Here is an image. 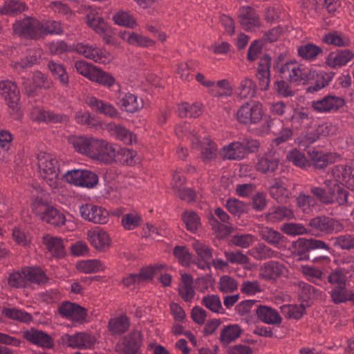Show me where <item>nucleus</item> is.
<instances>
[{"label":"nucleus","mask_w":354,"mask_h":354,"mask_svg":"<svg viewBox=\"0 0 354 354\" xmlns=\"http://www.w3.org/2000/svg\"><path fill=\"white\" fill-rule=\"evenodd\" d=\"M13 31L19 36L34 39L45 34H62L63 28L58 21L42 23L35 18L26 17L13 25Z\"/></svg>","instance_id":"nucleus-1"},{"label":"nucleus","mask_w":354,"mask_h":354,"mask_svg":"<svg viewBox=\"0 0 354 354\" xmlns=\"http://www.w3.org/2000/svg\"><path fill=\"white\" fill-rule=\"evenodd\" d=\"M37 160L41 176L52 189H57L61 185V178L57 158L52 154L40 152Z\"/></svg>","instance_id":"nucleus-2"},{"label":"nucleus","mask_w":354,"mask_h":354,"mask_svg":"<svg viewBox=\"0 0 354 354\" xmlns=\"http://www.w3.org/2000/svg\"><path fill=\"white\" fill-rule=\"evenodd\" d=\"M326 185L328 189V194L322 188H311L310 192L317 202L324 204L337 203L339 205H344L347 202L348 192L342 186L329 179L326 181Z\"/></svg>","instance_id":"nucleus-3"},{"label":"nucleus","mask_w":354,"mask_h":354,"mask_svg":"<svg viewBox=\"0 0 354 354\" xmlns=\"http://www.w3.org/2000/svg\"><path fill=\"white\" fill-rule=\"evenodd\" d=\"M176 132L188 133L189 138L194 147L198 148L201 153V158L204 161H209L214 159L217 156V146L209 138L204 137L203 140H200L195 131L190 130L189 126L185 124L183 127H177Z\"/></svg>","instance_id":"nucleus-4"},{"label":"nucleus","mask_w":354,"mask_h":354,"mask_svg":"<svg viewBox=\"0 0 354 354\" xmlns=\"http://www.w3.org/2000/svg\"><path fill=\"white\" fill-rule=\"evenodd\" d=\"M0 97L6 102L10 114L18 119L21 117L19 102L20 100L19 91L17 84L9 80L0 82Z\"/></svg>","instance_id":"nucleus-5"},{"label":"nucleus","mask_w":354,"mask_h":354,"mask_svg":"<svg viewBox=\"0 0 354 354\" xmlns=\"http://www.w3.org/2000/svg\"><path fill=\"white\" fill-rule=\"evenodd\" d=\"M63 178L72 185L88 189L95 187L99 181L95 172L82 169L69 170L64 174Z\"/></svg>","instance_id":"nucleus-6"},{"label":"nucleus","mask_w":354,"mask_h":354,"mask_svg":"<svg viewBox=\"0 0 354 354\" xmlns=\"http://www.w3.org/2000/svg\"><path fill=\"white\" fill-rule=\"evenodd\" d=\"M86 23L95 33L102 36L107 44H114L112 37L114 35L113 28L104 20L96 9H91L86 15Z\"/></svg>","instance_id":"nucleus-7"},{"label":"nucleus","mask_w":354,"mask_h":354,"mask_svg":"<svg viewBox=\"0 0 354 354\" xmlns=\"http://www.w3.org/2000/svg\"><path fill=\"white\" fill-rule=\"evenodd\" d=\"M258 147L259 142L257 140H243L242 142H234L225 146L221 151V156L225 159L240 160Z\"/></svg>","instance_id":"nucleus-8"},{"label":"nucleus","mask_w":354,"mask_h":354,"mask_svg":"<svg viewBox=\"0 0 354 354\" xmlns=\"http://www.w3.org/2000/svg\"><path fill=\"white\" fill-rule=\"evenodd\" d=\"M263 115V104L258 101H250L239 108L236 118L242 124H251L259 122Z\"/></svg>","instance_id":"nucleus-9"},{"label":"nucleus","mask_w":354,"mask_h":354,"mask_svg":"<svg viewBox=\"0 0 354 354\" xmlns=\"http://www.w3.org/2000/svg\"><path fill=\"white\" fill-rule=\"evenodd\" d=\"M119 149V145L99 139L92 159L106 164L115 162Z\"/></svg>","instance_id":"nucleus-10"},{"label":"nucleus","mask_w":354,"mask_h":354,"mask_svg":"<svg viewBox=\"0 0 354 354\" xmlns=\"http://www.w3.org/2000/svg\"><path fill=\"white\" fill-rule=\"evenodd\" d=\"M75 49L79 54L98 64H106L113 60V56L109 52L92 45L79 43Z\"/></svg>","instance_id":"nucleus-11"},{"label":"nucleus","mask_w":354,"mask_h":354,"mask_svg":"<svg viewBox=\"0 0 354 354\" xmlns=\"http://www.w3.org/2000/svg\"><path fill=\"white\" fill-rule=\"evenodd\" d=\"M86 239L93 248L100 252L106 251L111 245L109 233L100 227L87 230Z\"/></svg>","instance_id":"nucleus-12"},{"label":"nucleus","mask_w":354,"mask_h":354,"mask_svg":"<svg viewBox=\"0 0 354 354\" xmlns=\"http://www.w3.org/2000/svg\"><path fill=\"white\" fill-rule=\"evenodd\" d=\"M81 216L90 222L105 224L109 221V212L103 207L91 203L84 204L80 207Z\"/></svg>","instance_id":"nucleus-13"},{"label":"nucleus","mask_w":354,"mask_h":354,"mask_svg":"<svg viewBox=\"0 0 354 354\" xmlns=\"http://www.w3.org/2000/svg\"><path fill=\"white\" fill-rule=\"evenodd\" d=\"M98 141L99 139L94 137L73 136L68 138L69 143L77 152L84 154L91 158H93Z\"/></svg>","instance_id":"nucleus-14"},{"label":"nucleus","mask_w":354,"mask_h":354,"mask_svg":"<svg viewBox=\"0 0 354 354\" xmlns=\"http://www.w3.org/2000/svg\"><path fill=\"white\" fill-rule=\"evenodd\" d=\"M309 226L313 230L324 234L337 232L343 229V225L339 221L326 216H317L311 219Z\"/></svg>","instance_id":"nucleus-15"},{"label":"nucleus","mask_w":354,"mask_h":354,"mask_svg":"<svg viewBox=\"0 0 354 354\" xmlns=\"http://www.w3.org/2000/svg\"><path fill=\"white\" fill-rule=\"evenodd\" d=\"M334 183L345 185L354 190V169L346 165H337L331 171Z\"/></svg>","instance_id":"nucleus-16"},{"label":"nucleus","mask_w":354,"mask_h":354,"mask_svg":"<svg viewBox=\"0 0 354 354\" xmlns=\"http://www.w3.org/2000/svg\"><path fill=\"white\" fill-rule=\"evenodd\" d=\"M344 105V100L342 97L332 95L312 102V108L318 113L335 111Z\"/></svg>","instance_id":"nucleus-17"},{"label":"nucleus","mask_w":354,"mask_h":354,"mask_svg":"<svg viewBox=\"0 0 354 354\" xmlns=\"http://www.w3.org/2000/svg\"><path fill=\"white\" fill-rule=\"evenodd\" d=\"M241 26L247 31H253L261 26L260 17L256 11L250 6H242L238 14Z\"/></svg>","instance_id":"nucleus-18"},{"label":"nucleus","mask_w":354,"mask_h":354,"mask_svg":"<svg viewBox=\"0 0 354 354\" xmlns=\"http://www.w3.org/2000/svg\"><path fill=\"white\" fill-rule=\"evenodd\" d=\"M192 246L198 257L197 261H195V264L201 270L209 269V262L212 259V248L197 239L193 241Z\"/></svg>","instance_id":"nucleus-19"},{"label":"nucleus","mask_w":354,"mask_h":354,"mask_svg":"<svg viewBox=\"0 0 354 354\" xmlns=\"http://www.w3.org/2000/svg\"><path fill=\"white\" fill-rule=\"evenodd\" d=\"M41 221L57 227L66 225L68 230H73L75 227L74 223L66 218L64 212L51 206L42 216Z\"/></svg>","instance_id":"nucleus-20"},{"label":"nucleus","mask_w":354,"mask_h":354,"mask_svg":"<svg viewBox=\"0 0 354 354\" xmlns=\"http://www.w3.org/2000/svg\"><path fill=\"white\" fill-rule=\"evenodd\" d=\"M116 104L129 113H135L144 106L143 100L131 93H119L116 98Z\"/></svg>","instance_id":"nucleus-21"},{"label":"nucleus","mask_w":354,"mask_h":354,"mask_svg":"<svg viewBox=\"0 0 354 354\" xmlns=\"http://www.w3.org/2000/svg\"><path fill=\"white\" fill-rule=\"evenodd\" d=\"M87 105L94 111L110 118H116L119 113L113 105L108 102L97 99L94 96L88 97L86 100Z\"/></svg>","instance_id":"nucleus-22"},{"label":"nucleus","mask_w":354,"mask_h":354,"mask_svg":"<svg viewBox=\"0 0 354 354\" xmlns=\"http://www.w3.org/2000/svg\"><path fill=\"white\" fill-rule=\"evenodd\" d=\"M333 72H326L324 71H317L313 68L308 70V79L315 80V84L310 86L308 90L310 92L318 91L328 85L329 82L333 78Z\"/></svg>","instance_id":"nucleus-23"},{"label":"nucleus","mask_w":354,"mask_h":354,"mask_svg":"<svg viewBox=\"0 0 354 354\" xmlns=\"http://www.w3.org/2000/svg\"><path fill=\"white\" fill-rule=\"evenodd\" d=\"M288 269L277 261H270L265 263L260 268V275L266 280L274 279L286 276Z\"/></svg>","instance_id":"nucleus-24"},{"label":"nucleus","mask_w":354,"mask_h":354,"mask_svg":"<svg viewBox=\"0 0 354 354\" xmlns=\"http://www.w3.org/2000/svg\"><path fill=\"white\" fill-rule=\"evenodd\" d=\"M23 337L33 344L42 348H50L53 346V339L43 331L30 329L23 333Z\"/></svg>","instance_id":"nucleus-25"},{"label":"nucleus","mask_w":354,"mask_h":354,"mask_svg":"<svg viewBox=\"0 0 354 354\" xmlns=\"http://www.w3.org/2000/svg\"><path fill=\"white\" fill-rule=\"evenodd\" d=\"M354 57L350 50H339L330 53L326 58V64L332 68H340L349 62Z\"/></svg>","instance_id":"nucleus-26"},{"label":"nucleus","mask_w":354,"mask_h":354,"mask_svg":"<svg viewBox=\"0 0 354 354\" xmlns=\"http://www.w3.org/2000/svg\"><path fill=\"white\" fill-rule=\"evenodd\" d=\"M58 311L62 317L71 320L81 321L86 317L85 309L74 303L61 304L59 306Z\"/></svg>","instance_id":"nucleus-27"},{"label":"nucleus","mask_w":354,"mask_h":354,"mask_svg":"<svg viewBox=\"0 0 354 354\" xmlns=\"http://www.w3.org/2000/svg\"><path fill=\"white\" fill-rule=\"evenodd\" d=\"M105 129L112 136L122 141L124 144L132 145L136 142V136L120 124L111 122L106 125Z\"/></svg>","instance_id":"nucleus-28"},{"label":"nucleus","mask_w":354,"mask_h":354,"mask_svg":"<svg viewBox=\"0 0 354 354\" xmlns=\"http://www.w3.org/2000/svg\"><path fill=\"white\" fill-rule=\"evenodd\" d=\"M141 342L140 334L134 332L122 340L118 344V348L124 354H138Z\"/></svg>","instance_id":"nucleus-29"},{"label":"nucleus","mask_w":354,"mask_h":354,"mask_svg":"<svg viewBox=\"0 0 354 354\" xmlns=\"http://www.w3.org/2000/svg\"><path fill=\"white\" fill-rule=\"evenodd\" d=\"M308 153L310 157V162L316 167L322 168L337 161L339 156L336 153H324L315 149H309Z\"/></svg>","instance_id":"nucleus-30"},{"label":"nucleus","mask_w":354,"mask_h":354,"mask_svg":"<svg viewBox=\"0 0 354 354\" xmlns=\"http://www.w3.org/2000/svg\"><path fill=\"white\" fill-rule=\"evenodd\" d=\"M43 243L46 250L55 257H62L65 254L64 241L58 236L46 234L42 238Z\"/></svg>","instance_id":"nucleus-31"},{"label":"nucleus","mask_w":354,"mask_h":354,"mask_svg":"<svg viewBox=\"0 0 354 354\" xmlns=\"http://www.w3.org/2000/svg\"><path fill=\"white\" fill-rule=\"evenodd\" d=\"M257 315L260 321L272 325H279L282 318L278 311L268 306H259L257 309Z\"/></svg>","instance_id":"nucleus-32"},{"label":"nucleus","mask_w":354,"mask_h":354,"mask_svg":"<svg viewBox=\"0 0 354 354\" xmlns=\"http://www.w3.org/2000/svg\"><path fill=\"white\" fill-rule=\"evenodd\" d=\"M120 37L131 46L139 47H150L153 46L154 41L147 37L129 31H121L119 33Z\"/></svg>","instance_id":"nucleus-33"},{"label":"nucleus","mask_w":354,"mask_h":354,"mask_svg":"<svg viewBox=\"0 0 354 354\" xmlns=\"http://www.w3.org/2000/svg\"><path fill=\"white\" fill-rule=\"evenodd\" d=\"M281 72L285 75L288 74L291 82L308 80V71L296 62L286 63L281 67Z\"/></svg>","instance_id":"nucleus-34"},{"label":"nucleus","mask_w":354,"mask_h":354,"mask_svg":"<svg viewBox=\"0 0 354 354\" xmlns=\"http://www.w3.org/2000/svg\"><path fill=\"white\" fill-rule=\"evenodd\" d=\"M286 121L291 122V127L294 129L306 128L312 121L308 111L304 109H296L293 114L290 117H285Z\"/></svg>","instance_id":"nucleus-35"},{"label":"nucleus","mask_w":354,"mask_h":354,"mask_svg":"<svg viewBox=\"0 0 354 354\" xmlns=\"http://www.w3.org/2000/svg\"><path fill=\"white\" fill-rule=\"evenodd\" d=\"M271 58L268 55L263 56L259 62L257 76L262 90H267L270 85V68Z\"/></svg>","instance_id":"nucleus-36"},{"label":"nucleus","mask_w":354,"mask_h":354,"mask_svg":"<svg viewBox=\"0 0 354 354\" xmlns=\"http://www.w3.org/2000/svg\"><path fill=\"white\" fill-rule=\"evenodd\" d=\"M68 346L79 348H91L96 342L95 337L87 333H77L68 337Z\"/></svg>","instance_id":"nucleus-37"},{"label":"nucleus","mask_w":354,"mask_h":354,"mask_svg":"<svg viewBox=\"0 0 354 354\" xmlns=\"http://www.w3.org/2000/svg\"><path fill=\"white\" fill-rule=\"evenodd\" d=\"M46 84V76L39 71L33 73L32 80H25L23 82V87L28 95H34L37 88L45 87Z\"/></svg>","instance_id":"nucleus-38"},{"label":"nucleus","mask_w":354,"mask_h":354,"mask_svg":"<svg viewBox=\"0 0 354 354\" xmlns=\"http://www.w3.org/2000/svg\"><path fill=\"white\" fill-rule=\"evenodd\" d=\"M30 117L32 120L38 122H59L64 120L63 116L54 114L53 112L45 111L44 109L37 106L30 111Z\"/></svg>","instance_id":"nucleus-39"},{"label":"nucleus","mask_w":354,"mask_h":354,"mask_svg":"<svg viewBox=\"0 0 354 354\" xmlns=\"http://www.w3.org/2000/svg\"><path fill=\"white\" fill-rule=\"evenodd\" d=\"M242 332V328L238 324L223 326L220 333V341L223 345L227 346L237 339Z\"/></svg>","instance_id":"nucleus-40"},{"label":"nucleus","mask_w":354,"mask_h":354,"mask_svg":"<svg viewBox=\"0 0 354 354\" xmlns=\"http://www.w3.org/2000/svg\"><path fill=\"white\" fill-rule=\"evenodd\" d=\"M278 165V156L274 153H268L259 158L257 169L263 173L273 172Z\"/></svg>","instance_id":"nucleus-41"},{"label":"nucleus","mask_w":354,"mask_h":354,"mask_svg":"<svg viewBox=\"0 0 354 354\" xmlns=\"http://www.w3.org/2000/svg\"><path fill=\"white\" fill-rule=\"evenodd\" d=\"M182 220L186 229L195 233L201 226V218L196 212L192 210H186L182 214Z\"/></svg>","instance_id":"nucleus-42"},{"label":"nucleus","mask_w":354,"mask_h":354,"mask_svg":"<svg viewBox=\"0 0 354 354\" xmlns=\"http://www.w3.org/2000/svg\"><path fill=\"white\" fill-rule=\"evenodd\" d=\"M104 268V265L98 259L81 260L76 263V268L84 273L97 272Z\"/></svg>","instance_id":"nucleus-43"},{"label":"nucleus","mask_w":354,"mask_h":354,"mask_svg":"<svg viewBox=\"0 0 354 354\" xmlns=\"http://www.w3.org/2000/svg\"><path fill=\"white\" fill-rule=\"evenodd\" d=\"M248 254L257 260L277 257L278 252L274 251L263 243L258 244L248 251Z\"/></svg>","instance_id":"nucleus-44"},{"label":"nucleus","mask_w":354,"mask_h":354,"mask_svg":"<svg viewBox=\"0 0 354 354\" xmlns=\"http://www.w3.org/2000/svg\"><path fill=\"white\" fill-rule=\"evenodd\" d=\"M203 106L199 102H195L189 104L187 102H183L178 105V112L180 117L196 118L202 113Z\"/></svg>","instance_id":"nucleus-45"},{"label":"nucleus","mask_w":354,"mask_h":354,"mask_svg":"<svg viewBox=\"0 0 354 354\" xmlns=\"http://www.w3.org/2000/svg\"><path fill=\"white\" fill-rule=\"evenodd\" d=\"M114 23L118 26L129 28H135L138 24L133 16L129 12L118 11L112 17Z\"/></svg>","instance_id":"nucleus-46"},{"label":"nucleus","mask_w":354,"mask_h":354,"mask_svg":"<svg viewBox=\"0 0 354 354\" xmlns=\"http://www.w3.org/2000/svg\"><path fill=\"white\" fill-rule=\"evenodd\" d=\"M2 314L7 318L24 323H28L32 319L30 313L17 308H3Z\"/></svg>","instance_id":"nucleus-47"},{"label":"nucleus","mask_w":354,"mask_h":354,"mask_svg":"<svg viewBox=\"0 0 354 354\" xmlns=\"http://www.w3.org/2000/svg\"><path fill=\"white\" fill-rule=\"evenodd\" d=\"M129 326L128 318L125 315H121L110 319L109 329L113 335L124 333Z\"/></svg>","instance_id":"nucleus-48"},{"label":"nucleus","mask_w":354,"mask_h":354,"mask_svg":"<svg viewBox=\"0 0 354 354\" xmlns=\"http://www.w3.org/2000/svg\"><path fill=\"white\" fill-rule=\"evenodd\" d=\"M294 218V214L290 209L286 207H278L270 211L266 214L268 221L275 223L284 218L291 219Z\"/></svg>","instance_id":"nucleus-49"},{"label":"nucleus","mask_w":354,"mask_h":354,"mask_svg":"<svg viewBox=\"0 0 354 354\" xmlns=\"http://www.w3.org/2000/svg\"><path fill=\"white\" fill-rule=\"evenodd\" d=\"M256 89L254 82L252 80L245 77L240 82L237 88V95L242 99L251 98L255 95Z\"/></svg>","instance_id":"nucleus-50"},{"label":"nucleus","mask_w":354,"mask_h":354,"mask_svg":"<svg viewBox=\"0 0 354 354\" xmlns=\"http://www.w3.org/2000/svg\"><path fill=\"white\" fill-rule=\"evenodd\" d=\"M297 51L299 55L306 60H314L322 53V50L320 47L310 43L299 46Z\"/></svg>","instance_id":"nucleus-51"},{"label":"nucleus","mask_w":354,"mask_h":354,"mask_svg":"<svg viewBox=\"0 0 354 354\" xmlns=\"http://www.w3.org/2000/svg\"><path fill=\"white\" fill-rule=\"evenodd\" d=\"M281 313L288 319H299L305 314V306L302 304H288L281 306Z\"/></svg>","instance_id":"nucleus-52"},{"label":"nucleus","mask_w":354,"mask_h":354,"mask_svg":"<svg viewBox=\"0 0 354 354\" xmlns=\"http://www.w3.org/2000/svg\"><path fill=\"white\" fill-rule=\"evenodd\" d=\"M116 162L122 165H133L138 161L137 153L133 150L122 148L120 146Z\"/></svg>","instance_id":"nucleus-53"},{"label":"nucleus","mask_w":354,"mask_h":354,"mask_svg":"<svg viewBox=\"0 0 354 354\" xmlns=\"http://www.w3.org/2000/svg\"><path fill=\"white\" fill-rule=\"evenodd\" d=\"M24 273L26 274V282L41 283L47 280L45 273L39 268H26Z\"/></svg>","instance_id":"nucleus-54"},{"label":"nucleus","mask_w":354,"mask_h":354,"mask_svg":"<svg viewBox=\"0 0 354 354\" xmlns=\"http://www.w3.org/2000/svg\"><path fill=\"white\" fill-rule=\"evenodd\" d=\"M259 234L263 240L275 247H279L283 237L278 232L267 227H261Z\"/></svg>","instance_id":"nucleus-55"},{"label":"nucleus","mask_w":354,"mask_h":354,"mask_svg":"<svg viewBox=\"0 0 354 354\" xmlns=\"http://www.w3.org/2000/svg\"><path fill=\"white\" fill-rule=\"evenodd\" d=\"M174 255L183 266H189L191 263L195 264L192 254L185 247L176 246L174 249Z\"/></svg>","instance_id":"nucleus-56"},{"label":"nucleus","mask_w":354,"mask_h":354,"mask_svg":"<svg viewBox=\"0 0 354 354\" xmlns=\"http://www.w3.org/2000/svg\"><path fill=\"white\" fill-rule=\"evenodd\" d=\"M333 303L338 304L350 301L351 291L346 286L335 287L329 292Z\"/></svg>","instance_id":"nucleus-57"},{"label":"nucleus","mask_w":354,"mask_h":354,"mask_svg":"<svg viewBox=\"0 0 354 354\" xmlns=\"http://www.w3.org/2000/svg\"><path fill=\"white\" fill-rule=\"evenodd\" d=\"M121 222L125 230H132L140 225L142 216L135 212L127 213L122 216Z\"/></svg>","instance_id":"nucleus-58"},{"label":"nucleus","mask_w":354,"mask_h":354,"mask_svg":"<svg viewBox=\"0 0 354 354\" xmlns=\"http://www.w3.org/2000/svg\"><path fill=\"white\" fill-rule=\"evenodd\" d=\"M297 205L299 208L306 214H309L317 206V201L313 196L300 194L297 197Z\"/></svg>","instance_id":"nucleus-59"},{"label":"nucleus","mask_w":354,"mask_h":354,"mask_svg":"<svg viewBox=\"0 0 354 354\" xmlns=\"http://www.w3.org/2000/svg\"><path fill=\"white\" fill-rule=\"evenodd\" d=\"M165 267L166 266L165 264H158L142 269L137 274L140 284L151 280L155 274H158L160 270H164Z\"/></svg>","instance_id":"nucleus-60"},{"label":"nucleus","mask_w":354,"mask_h":354,"mask_svg":"<svg viewBox=\"0 0 354 354\" xmlns=\"http://www.w3.org/2000/svg\"><path fill=\"white\" fill-rule=\"evenodd\" d=\"M271 196L279 203H284L290 196V192L279 182H275L270 189Z\"/></svg>","instance_id":"nucleus-61"},{"label":"nucleus","mask_w":354,"mask_h":354,"mask_svg":"<svg viewBox=\"0 0 354 354\" xmlns=\"http://www.w3.org/2000/svg\"><path fill=\"white\" fill-rule=\"evenodd\" d=\"M347 272L343 269H335L332 271L328 276V281L331 285L339 286H346L348 277Z\"/></svg>","instance_id":"nucleus-62"},{"label":"nucleus","mask_w":354,"mask_h":354,"mask_svg":"<svg viewBox=\"0 0 354 354\" xmlns=\"http://www.w3.org/2000/svg\"><path fill=\"white\" fill-rule=\"evenodd\" d=\"M218 290L223 293H230L238 289V282L229 275H223L219 279Z\"/></svg>","instance_id":"nucleus-63"},{"label":"nucleus","mask_w":354,"mask_h":354,"mask_svg":"<svg viewBox=\"0 0 354 354\" xmlns=\"http://www.w3.org/2000/svg\"><path fill=\"white\" fill-rule=\"evenodd\" d=\"M287 159L296 166L302 168L306 167L310 165V161L306 159L304 154L296 149L288 153Z\"/></svg>","instance_id":"nucleus-64"}]
</instances>
